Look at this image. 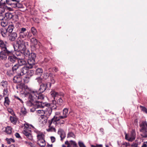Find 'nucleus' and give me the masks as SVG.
<instances>
[{
    "mask_svg": "<svg viewBox=\"0 0 147 147\" xmlns=\"http://www.w3.org/2000/svg\"><path fill=\"white\" fill-rule=\"evenodd\" d=\"M42 92L38 93L36 92L30 91L27 93V96L28 100L26 102V105L29 107L36 105L38 108H42L45 107H49L50 104L47 102L38 101V100L44 99L45 96L42 94Z\"/></svg>",
    "mask_w": 147,
    "mask_h": 147,
    "instance_id": "obj_1",
    "label": "nucleus"
},
{
    "mask_svg": "<svg viewBox=\"0 0 147 147\" xmlns=\"http://www.w3.org/2000/svg\"><path fill=\"white\" fill-rule=\"evenodd\" d=\"M13 15L11 13L7 12L5 14L0 13V21L1 26L3 27L6 26L8 24V21L12 18Z\"/></svg>",
    "mask_w": 147,
    "mask_h": 147,
    "instance_id": "obj_2",
    "label": "nucleus"
},
{
    "mask_svg": "<svg viewBox=\"0 0 147 147\" xmlns=\"http://www.w3.org/2000/svg\"><path fill=\"white\" fill-rule=\"evenodd\" d=\"M28 42L24 41L23 40H18L17 41L15 45H13L15 51L18 52L24 51L26 48V45H28Z\"/></svg>",
    "mask_w": 147,
    "mask_h": 147,
    "instance_id": "obj_3",
    "label": "nucleus"
},
{
    "mask_svg": "<svg viewBox=\"0 0 147 147\" xmlns=\"http://www.w3.org/2000/svg\"><path fill=\"white\" fill-rule=\"evenodd\" d=\"M30 125L32 127V125H29L28 123L24 124V126L26 128L23 131V133L28 139L32 141L33 140V137L30 133L31 131L30 130L28 129Z\"/></svg>",
    "mask_w": 147,
    "mask_h": 147,
    "instance_id": "obj_4",
    "label": "nucleus"
},
{
    "mask_svg": "<svg viewBox=\"0 0 147 147\" xmlns=\"http://www.w3.org/2000/svg\"><path fill=\"white\" fill-rule=\"evenodd\" d=\"M26 31V29L24 28L23 27L20 29L19 34L21 38L26 39V37L29 38L31 37L32 35L30 34V32H25Z\"/></svg>",
    "mask_w": 147,
    "mask_h": 147,
    "instance_id": "obj_5",
    "label": "nucleus"
},
{
    "mask_svg": "<svg viewBox=\"0 0 147 147\" xmlns=\"http://www.w3.org/2000/svg\"><path fill=\"white\" fill-rule=\"evenodd\" d=\"M50 106H51V107H48L44 111L45 115H46L47 116H49L52 113V110L57 109V106L56 105L52 107V105H50Z\"/></svg>",
    "mask_w": 147,
    "mask_h": 147,
    "instance_id": "obj_6",
    "label": "nucleus"
},
{
    "mask_svg": "<svg viewBox=\"0 0 147 147\" xmlns=\"http://www.w3.org/2000/svg\"><path fill=\"white\" fill-rule=\"evenodd\" d=\"M7 60L12 64H14L17 62L18 60V57H17L13 53L8 57Z\"/></svg>",
    "mask_w": 147,
    "mask_h": 147,
    "instance_id": "obj_7",
    "label": "nucleus"
},
{
    "mask_svg": "<svg viewBox=\"0 0 147 147\" xmlns=\"http://www.w3.org/2000/svg\"><path fill=\"white\" fill-rule=\"evenodd\" d=\"M32 44L34 45V47L37 49H39L40 47V43L38 42L37 40L35 38H32L30 39Z\"/></svg>",
    "mask_w": 147,
    "mask_h": 147,
    "instance_id": "obj_8",
    "label": "nucleus"
},
{
    "mask_svg": "<svg viewBox=\"0 0 147 147\" xmlns=\"http://www.w3.org/2000/svg\"><path fill=\"white\" fill-rule=\"evenodd\" d=\"M51 93L52 97L53 98L54 100H55L56 97L60 96H61L62 97H63L64 95V94L63 93L58 92L55 91L51 92Z\"/></svg>",
    "mask_w": 147,
    "mask_h": 147,
    "instance_id": "obj_9",
    "label": "nucleus"
},
{
    "mask_svg": "<svg viewBox=\"0 0 147 147\" xmlns=\"http://www.w3.org/2000/svg\"><path fill=\"white\" fill-rule=\"evenodd\" d=\"M67 117V116L64 115L59 116H55L53 117L52 118V122H53L55 123H57V122L59 121L61 119H63L66 118Z\"/></svg>",
    "mask_w": 147,
    "mask_h": 147,
    "instance_id": "obj_10",
    "label": "nucleus"
},
{
    "mask_svg": "<svg viewBox=\"0 0 147 147\" xmlns=\"http://www.w3.org/2000/svg\"><path fill=\"white\" fill-rule=\"evenodd\" d=\"M57 133L59 135L61 138V140L63 141L66 137V134L63 130L61 128L59 129Z\"/></svg>",
    "mask_w": 147,
    "mask_h": 147,
    "instance_id": "obj_11",
    "label": "nucleus"
},
{
    "mask_svg": "<svg viewBox=\"0 0 147 147\" xmlns=\"http://www.w3.org/2000/svg\"><path fill=\"white\" fill-rule=\"evenodd\" d=\"M140 131L147 130V122L146 121H143L140 124Z\"/></svg>",
    "mask_w": 147,
    "mask_h": 147,
    "instance_id": "obj_12",
    "label": "nucleus"
},
{
    "mask_svg": "<svg viewBox=\"0 0 147 147\" xmlns=\"http://www.w3.org/2000/svg\"><path fill=\"white\" fill-rule=\"evenodd\" d=\"M52 121V119L51 120H49L48 122L49 123V128L47 129V131L48 132H56V129L54 127L51 126V125L53 123L55 125H56L57 123H55L53 122H51Z\"/></svg>",
    "mask_w": 147,
    "mask_h": 147,
    "instance_id": "obj_13",
    "label": "nucleus"
},
{
    "mask_svg": "<svg viewBox=\"0 0 147 147\" xmlns=\"http://www.w3.org/2000/svg\"><path fill=\"white\" fill-rule=\"evenodd\" d=\"M20 74L18 75L14 76L13 79V81L15 83H20L22 81V79Z\"/></svg>",
    "mask_w": 147,
    "mask_h": 147,
    "instance_id": "obj_14",
    "label": "nucleus"
},
{
    "mask_svg": "<svg viewBox=\"0 0 147 147\" xmlns=\"http://www.w3.org/2000/svg\"><path fill=\"white\" fill-rule=\"evenodd\" d=\"M30 68H29V66H24L21 69L20 73L19 74L20 76H23L27 73V71Z\"/></svg>",
    "mask_w": 147,
    "mask_h": 147,
    "instance_id": "obj_15",
    "label": "nucleus"
},
{
    "mask_svg": "<svg viewBox=\"0 0 147 147\" xmlns=\"http://www.w3.org/2000/svg\"><path fill=\"white\" fill-rule=\"evenodd\" d=\"M47 87V83H42L40 85L39 91L40 92H43L46 90Z\"/></svg>",
    "mask_w": 147,
    "mask_h": 147,
    "instance_id": "obj_16",
    "label": "nucleus"
},
{
    "mask_svg": "<svg viewBox=\"0 0 147 147\" xmlns=\"http://www.w3.org/2000/svg\"><path fill=\"white\" fill-rule=\"evenodd\" d=\"M9 39L12 41H14L17 37V34L16 32H12L9 35Z\"/></svg>",
    "mask_w": 147,
    "mask_h": 147,
    "instance_id": "obj_17",
    "label": "nucleus"
},
{
    "mask_svg": "<svg viewBox=\"0 0 147 147\" xmlns=\"http://www.w3.org/2000/svg\"><path fill=\"white\" fill-rule=\"evenodd\" d=\"M131 137L128 138V135L126 134L125 135V139L128 140L129 141H132L134 140L135 138V133L134 131L131 132Z\"/></svg>",
    "mask_w": 147,
    "mask_h": 147,
    "instance_id": "obj_18",
    "label": "nucleus"
},
{
    "mask_svg": "<svg viewBox=\"0 0 147 147\" xmlns=\"http://www.w3.org/2000/svg\"><path fill=\"white\" fill-rule=\"evenodd\" d=\"M7 32L8 31L5 28H2L0 29V33L1 36L3 37H7Z\"/></svg>",
    "mask_w": 147,
    "mask_h": 147,
    "instance_id": "obj_19",
    "label": "nucleus"
},
{
    "mask_svg": "<svg viewBox=\"0 0 147 147\" xmlns=\"http://www.w3.org/2000/svg\"><path fill=\"white\" fill-rule=\"evenodd\" d=\"M8 57L13 53L12 51L9 50L6 47L2 49L1 51Z\"/></svg>",
    "mask_w": 147,
    "mask_h": 147,
    "instance_id": "obj_20",
    "label": "nucleus"
},
{
    "mask_svg": "<svg viewBox=\"0 0 147 147\" xmlns=\"http://www.w3.org/2000/svg\"><path fill=\"white\" fill-rule=\"evenodd\" d=\"M28 63L29 65V66H28L29 67V68L31 69L33 67V66L35 64V60L28 58Z\"/></svg>",
    "mask_w": 147,
    "mask_h": 147,
    "instance_id": "obj_21",
    "label": "nucleus"
},
{
    "mask_svg": "<svg viewBox=\"0 0 147 147\" xmlns=\"http://www.w3.org/2000/svg\"><path fill=\"white\" fill-rule=\"evenodd\" d=\"M17 62L19 66L25 65L26 63V61L24 59L18 58V60Z\"/></svg>",
    "mask_w": 147,
    "mask_h": 147,
    "instance_id": "obj_22",
    "label": "nucleus"
},
{
    "mask_svg": "<svg viewBox=\"0 0 147 147\" xmlns=\"http://www.w3.org/2000/svg\"><path fill=\"white\" fill-rule=\"evenodd\" d=\"M14 28V25L13 24H10L8 25L7 28H6L8 32L9 33L12 32L13 31Z\"/></svg>",
    "mask_w": 147,
    "mask_h": 147,
    "instance_id": "obj_23",
    "label": "nucleus"
},
{
    "mask_svg": "<svg viewBox=\"0 0 147 147\" xmlns=\"http://www.w3.org/2000/svg\"><path fill=\"white\" fill-rule=\"evenodd\" d=\"M43 73V70L41 68H38L35 71V74L40 76Z\"/></svg>",
    "mask_w": 147,
    "mask_h": 147,
    "instance_id": "obj_24",
    "label": "nucleus"
},
{
    "mask_svg": "<svg viewBox=\"0 0 147 147\" xmlns=\"http://www.w3.org/2000/svg\"><path fill=\"white\" fill-rule=\"evenodd\" d=\"M37 144L41 146L44 147L45 145V142L44 139L38 140Z\"/></svg>",
    "mask_w": 147,
    "mask_h": 147,
    "instance_id": "obj_25",
    "label": "nucleus"
},
{
    "mask_svg": "<svg viewBox=\"0 0 147 147\" xmlns=\"http://www.w3.org/2000/svg\"><path fill=\"white\" fill-rule=\"evenodd\" d=\"M50 77L51 82H52V84H54L55 82V75L53 74L52 73H50Z\"/></svg>",
    "mask_w": 147,
    "mask_h": 147,
    "instance_id": "obj_26",
    "label": "nucleus"
},
{
    "mask_svg": "<svg viewBox=\"0 0 147 147\" xmlns=\"http://www.w3.org/2000/svg\"><path fill=\"white\" fill-rule=\"evenodd\" d=\"M10 120L11 122L13 124H16L17 122V118L16 117L15 115L10 116Z\"/></svg>",
    "mask_w": 147,
    "mask_h": 147,
    "instance_id": "obj_27",
    "label": "nucleus"
},
{
    "mask_svg": "<svg viewBox=\"0 0 147 147\" xmlns=\"http://www.w3.org/2000/svg\"><path fill=\"white\" fill-rule=\"evenodd\" d=\"M7 58L6 55L3 51H1L0 52V59L5 60Z\"/></svg>",
    "mask_w": 147,
    "mask_h": 147,
    "instance_id": "obj_28",
    "label": "nucleus"
},
{
    "mask_svg": "<svg viewBox=\"0 0 147 147\" xmlns=\"http://www.w3.org/2000/svg\"><path fill=\"white\" fill-rule=\"evenodd\" d=\"M27 76L30 78L34 74V71L32 70H29L27 71Z\"/></svg>",
    "mask_w": 147,
    "mask_h": 147,
    "instance_id": "obj_29",
    "label": "nucleus"
},
{
    "mask_svg": "<svg viewBox=\"0 0 147 147\" xmlns=\"http://www.w3.org/2000/svg\"><path fill=\"white\" fill-rule=\"evenodd\" d=\"M6 42H4L3 40H0V47L2 50L6 47Z\"/></svg>",
    "mask_w": 147,
    "mask_h": 147,
    "instance_id": "obj_30",
    "label": "nucleus"
},
{
    "mask_svg": "<svg viewBox=\"0 0 147 147\" xmlns=\"http://www.w3.org/2000/svg\"><path fill=\"white\" fill-rule=\"evenodd\" d=\"M142 133L141 136L143 138H147V130L140 131Z\"/></svg>",
    "mask_w": 147,
    "mask_h": 147,
    "instance_id": "obj_31",
    "label": "nucleus"
},
{
    "mask_svg": "<svg viewBox=\"0 0 147 147\" xmlns=\"http://www.w3.org/2000/svg\"><path fill=\"white\" fill-rule=\"evenodd\" d=\"M11 128L9 126H7L5 129V131L8 134H10L12 132Z\"/></svg>",
    "mask_w": 147,
    "mask_h": 147,
    "instance_id": "obj_32",
    "label": "nucleus"
},
{
    "mask_svg": "<svg viewBox=\"0 0 147 147\" xmlns=\"http://www.w3.org/2000/svg\"><path fill=\"white\" fill-rule=\"evenodd\" d=\"M36 57V55L34 53H31L29 55L28 58L35 60Z\"/></svg>",
    "mask_w": 147,
    "mask_h": 147,
    "instance_id": "obj_33",
    "label": "nucleus"
},
{
    "mask_svg": "<svg viewBox=\"0 0 147 147\" xmlns=\"http://www.w3.org/2000/svg\"><path fill=\"white\" fill-rule=\"evenodd\" d=\"M21 52V53H23L26 56H29V55H30L29 51L28 50H26V48L24 51H22Z\"/></svg>",
    "mask_w": 147,
    "mask_h": 147,
    "instance_id": "obj_34",
    "label": "nucleus"
},
{
    "mask_svg": "<svg viewBox=\"0 0 147 147\" xmlns=\"http://www.w3.org/2000/svg\"><path fill=\"white\" fill-rule=\"evenodd\" d=\"M19 66L18 64H16L12 67V70L13 72L16 71L18 69Z\"/></svg>",
    "mask_w": 147,
    "mask_h": 147,
    "instance_id": "obj_35",
    "label": "nucleus"
},
{
    "mask_svg": "<svg viewBox=\"0 0 147 147\" xmlns=\"http://www.w3.org/2000/svg\"><path fill=\"white\" fill-rule=\"evenodd\" d=\"M57 104L60 105H62L64 104L63 100L62 99V97L60 98L57 100Z\"/></svg>",
    "mask_w": 147,
    "mask_h": 147,
    "instance_id": "obj_36",
    "label": "nucleus"
},
{
    "mask_svg": "<svg viewBox=\"0 0 147 147\" xmlns=\"http://www.w3.org/2000/svg\"><path fill=\"white\" fill-rule=\"evenodd\" d=\"M1 85L4 88H7L8 85L7 82L3 80L1 82Z\"/></svg>",
    "mask_w": 147,
    "mask_h": 147,
    "instance_id": "obj_37",
    "label": "nucleus"
},
{
    "mask_svg": "<svg viewBox=\"0 0 147 147\" xmlns=\"http://www.w3.org/2000/svg\"><path fill=\"white\" fill-rule=\"evenodd\" d=\"M35 80L39 84L42 83V82L43 81V78H41L40 76L39 77L36 78L35 79Z\"/></svg>",
    "mask_w": 147,
    "mask_h": 147,
    "instance_id": "obj_38",
    "label": "nucleus"
},
{
    "mask_svg": "<svg viewBox=\"0 0 147 147\" xmlns=\"http://www.w3.org/2000/svg\"><path fill=\"white\" fill-rule=\"evenodd\" d=\"M31 32L34 36L36 35L37 33V31L34 27H32L31 28Z\"/></svg>",
    "mask_w": 147,
    "mask_h": 147,
    "instance_id": "obj_39",
    "label": "nucleus"
},
{
    "mask_svg": "<svg viewBox=\"0 0 147 147\" xmlns=\"http://www.w3.org/2000/svg\"><path fill=\"white\" fill-rule=\"evenodd\" d=\"M50 76V73H45L43 74V78L44 79L46 80Z\"/></svg>",
    "mask_w": 147,
    "mask_h": 147,
    "instance_id": "obj_40",
    "label": "nucleus"
},
{
    "mask_svg": "<svg viewBox=\"0 0 147 147\" xmlns=\"http://www.w3.org/2000/svg\"><path fill=\"white\" fill-rule=\"evenodd\" d=\"M3 95L5 96H7L8 95V91L7 88H5L3 90Z\"/></svg>",
    "mask_w": 147,
    "mask_h": 147,
    "instance_id": "obj_41",
    "label": "nucleus"
},
{
    "mask_svg": "<svg viewBox=\"0 0 147 147\" xmlns=\"http://www.w3.org/2000/svg\"><path fill=\"white\" fill-rule=\"evenodd\" d=\"M140 107L142 111L146 113H147V109L145 107L140 106Z\"/></svg>",
    "mask_w": 147,
    "mask_h": 147,
    "instance_id": "obj_42",
    "label": "nucleus"
},
{
    "mask_svg": "<svg viewBox=\"0 0 147 147\" xmlns=\"http://www.w3.org/2000/svg\"><path fill=\"white\" fill-rule=\"evenodd\" d=\"M69 142H71V145H73V147H78L75 141L71 140H70Z\"/></svg>",
    "mask_w": 147,
    "mask_h": 147,
    "instance_id": "obj_43",
    "label": "nucleus"
},
{
    "mask_svg": "<svg viewBox=\"0 0 147 147\" xmlns=\"http://www.w3.org/2000/svg\"><path fill=\"white\" fill-rule=\"evenodd\" d=\"M68 110L67 108H65L63 110V115H66L67 116L68 114Z\"/></svg>",
    "mask_w": 147,
    "mask_h": 147,
    "instance_id": "obj_44",
    "label": "nucleus"
},
{
    "mask_svg": "<svg viewBox=\"0 0 147 147\" xmlns=\"http://www.w3.org/2000/svg\"><path fill=\"white\" fill-rule=\"evenodd\" d=\"M4 103H6L7 105H8L9 103V100L8 97L6 96L5 98Z\"/></svg>",
    "mask_w": 147,
    "mask_h": 147,
    "instance_id": "obj_45",
    "label": "nucleus"
},
{
    "mask_svg": "<svg viewBox=\"0 0 147 147\" xmlns=\"http://www.w3.org/2000/svg\"><path fill=\"white\" fill-rule=\"evenodd\" d=\"M21 112L24 115H26L27 113L26 110L25 108H22Z\"/></svg>",
    "mask_w": 147,
    "mask_h": 147,
    "instance_id": "obj_46",
    "label": "nucleus"
},
{
    "mask_svg": "<svg viewBox=\"0 0 147 147\" xmlns=\"http://www.w3.org/2000/svg\"><path fill=\"white\" fill-rule=\"evenodd\" d=\"M12 64L10 62L8 61V62L6 63L5 64V67L7 68H8L10 67L11 66V65Z\"/></svg>",
    "mask_w": 147,
    "mask_h": 147,
    "instance_id": "obj_47",
    "label": "nucleus"
},
{
    "mask_svg": "<svg viewBox=\"0 0 147 147\" xmlns=\"http://www.w3.org/2000/svg\"><path fill=\"white\" fill-rule=\"evenodd\" d=\"M78 144L80 147H86L84 143L80 141H79Z\"/></svg>",
    "mask_w": 147,
    "mask_h": 147,
    "instance_id": "obj_48",
    "label": "nucleus"
},
{
    "mask_svg": "<svg viewBox=\"0 0 147 147\" xmlns=\"http://www.w3.org/2000/svg\"><path fill=\"white\" fill-rule=\"evenodd\" d=\"M7 0H0V5L6 4Z\"/></svg>",
    "mask_w": 147,
    "mask_h": 147,
    "instance_id": "obj_49",
    "label": "nucleus"
},
{
    "mask_svg": "<svg viewBox=\"0 0 147 147\" xmlns=\"http://www.w3.org/2000/svg\"><path fill=\"white\" fill-rule=\"evenodd\" d=\"M30 78L27 76L25 77L24 78V82L25 83H28L29 81Z\"/></svg>",
    "mask_w": 147,
    "mask_h": 147,
    "instance_id": "obj_50",
    "label": "nucleus"
},
{
    "mask_svg": "<svg viewBox=\"0 0 147 147\" xmlns=\"http://www.w3.org/2000/svg\"><path fill=\"white\" fill-rule=\"evenodd\" d=\"M8 111L10 113L12 116L15 115V114H14L13 111L11 109H8Z\"/></svg>",
    "mask_w": 147,
    "mask_h": 147,
    "instance_id": "obj_51",
    "label": "nucleus"
},
{
    "mask_svg": "<svg viewBox=\"0 0 147 147\" xmlns=\"http://www.w3.org/2000/svg\"><path fill=\"white\" fill-rule=\"evenodd\" d=\"M74 136H75L74 134L72 132L69 133L68 134L67 137H74Z\"/></svg>",
    "mask_w": 147,
    "mask_h": 147,
    "instance_id": "obj_52",
    "label": "nucleus"
},
{
    "mask_svg": "<svg viewBox=\"0 0 147 147\" xmlns=\"http://www.w3.org/2000/svg\"><path fill=\"white\" fill-rule=\"evenodd\" d=\"M65 143L67 145V147H72L71 143H70L68 141H65Z\"/></svg>",
    "mask_w": 147,
    "mask_h": 147,
    "instance_id": "obj_53",
    "label": "nucleus"
},
{
    "mask_svg": "<svg viewBox=\"0 0 147 147\" xmlns=\"http://www.w3.org/2000/svg\"><path fill=\"white\" fill-rule=\"evenodd\" d=\"M25 85L23 83H21L19 84V87L21 89H22L23 90V88L24 87V86Z\"/></svg>",
    "mask_w": 147,
    "mask_h": 147,
    "instance_id": "obj_54",
    "label": "nucleus"
},
{
    "mask_svg": "<svg viewBox=\"0 0 147 147\" xmlns=\"http://www.w3.org/2000/svg\"><path fill=\"white\" fill-rule=\"evenodd\" d=\"M6 4L9 5H12L13 4H14V3H12L10 0H7V2L6 3Z\"/></svg>",
    "mask_w": 147,
    "mask_h": 147,
    "instance_id": "obj_55",
    "label": "nucleus"
},
{
    "mask_svg": "<svg viewBox=\"0 0 147 147\" xmlns=\"http://www.w3.org/2000/svg\"><path fill=\"white\" fill-rule=\"evenodd\" d=\"M142 147H147V141L143 143Z\"/></svg>",
    "mask_w": 147,
    "mask_h": 147,
    "instance_id": "obj_56",
    "label": "nucleus"
},
{
    "mask_svg": "<svg viewBox=\"0 0 147 147\" xmlns=\"http://www.w3.org/2000/svg\"><path fill=\"white\" fill-rule=\"evenodd\" d=\"M44 135L41 132H39L37 135V136L43 137Z\"/></svg>",
    "mask_w": 147,
    "mask_h": 147,
    "instance_id": "obj_57",
    "label": "nucleus"
},
{
    "mask_svg": "<svg viewBox=\"0 0 147 147\" xmlns=\"http://www.w3.org/2000/svg\"><path fill=\"white\" fill-rule=\"evenodd\" d=\"M6 75L9 76H12V74L10 73V71H7L6 73Z\"/></svg>",
    "mask_w": 147,
    "mask_h": 147,
    "instance_id": "obj_58",
    "label": "nucleus"
},
{
    "mask_svg": "<svg viewBox=\"0 0 147 147\" xmlns=\"http://www.w3.org/2000/svg\"><path fill=\"white\" fill-rule=\"evenodd\" d=\"M51 142L52 143L54 142L55 141V138L54 137L51 136Z\"/></svg>",
    "mask_w": 147,
    "mask_h": 147,
    "instance_id": "obj_59",
    "label": "nucleus"
},
{
    "mask_svg": "<svg viewBox=\"0 0 147 147\" xmlns=\"http://www.w3.org/2000/svg\"><path fill=\"white\" fill-rule=\"evenodd\" d=\"M15 98H16L18 100H19L21 102L23 103V101H22V100L20 99L19 98L18 96H15Z\"/></svg>",
    "mask_w": 147,
    "mask_h": 147,
    "instance_id": "obj_60",
    "label": "nucleus"
},
{
    "mask_svg": "<svg viewBox=\"0 0 147 147\" xmlns=\"http://www.w3.org/2000/svg\"><path fill=\"white\" fill-rule=\"evenodd\" d=\"M15 136L17 138H20V136L19 134L18 133H16L15 134Z\"/></svg>",
    "mask_w": 147,
    "mask_h": 147,
    "instance_id": "obj_61",
    "label": "nucleus"
},
{
    "mask_svg": "<svg viewBox=\"0 0 147 147\" xmlns=\"http://www.w3.org/2000/svg\"><path fill=\"white\" fill-rule=\"evenodd\" d=\"M38 112L39 113H44V111L43 110H39L38 111Z\"/></svg>",
    "mask_w": 147,
    "mask_h": 147,
    "instance_id": "obj_62",
    "label": "nucleus"
},
{
    "mask_svg": "<svg viewBox=\"0 0 147 147\" xmlns=\"http://www.w3.org/2000/svg\"><path fill=\"white\" fill-rule=\"evenodd\" d=\"M29 89L28 86H27L25 85L24 87L23 88V90H26Z\"/></svg>",
    "mask_w": 147,
    "mask_h": 147,
    "instance_id": "obj_63",
    "label": "nucleus"
},
{
    "mask_svg": "<svg viewBox=\"0 0 147 147\" xmlns=\"http://www.w3.org/2000/svg\"><path fill=\"white\" fill-rule=\"evenodd\" d=\"M137 144L136 143H133L131 145V146L133 147H137Z\"/></svg>",
    "mask_w": 147,
    "mask_h": 147,
    "instance_id": "obj_64",
    "label": "nucleus"
}]
</instances>
